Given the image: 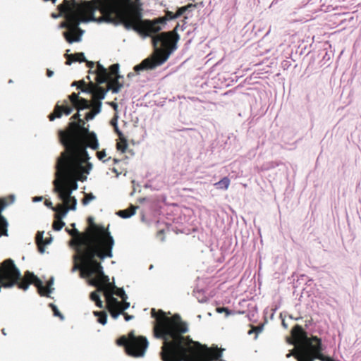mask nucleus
<instances>
[{
	"instance_id": "nucleus-1",
	"label": "nucleus",
	"mask_w": 361,
	"mask_h": 361,
	"mask_svg": "<svg viewBox=\"0 0 361 361\" xmlns=\"http://www.w3.org/2000/svg\"><path fill=\"white\" fill-rule=\"evenodd\" d=\"M58 10L66 18L62 25L68 31L63 32L66 42L71 44L81 41L82 30L79 24L89 20L120 23L125 28L133 29L145 37L159 33L166 23V16L154 20H142V9L134 0H91L80 3L76 0H63Z\"/></svg>"
},
{
	"instance_id": "nucleus-2",
	"label": "nucleus",
	"mask_w": 361,
	"mask_h": 361,
	"mask_svg": "<svg viewBox=\"0 0 361 361\" xmlns=\"http://www.w3.org/2000/svg\"><path fill=\"white\" fill-rule=\"evenodd\" d=\"M151 316L156 319L154 336L163 340L162 361H222V353L218 348L208 347L184 336L188 326L179 314L168 317L161 310L157 312L152 309Z\"/></svg>"
},
{
	"instance_id": "nucleus-3",
	"label": "nucleus",
	"mask_w": 361,
	"mask_h": 361,
	"mask_svg": "<svg viewBox=\"0 0 361 361\" xmlns=\"http://www.w3.org/2000/svg\"><path fill=\"white\" fill-rule=\"evenodd\" d=\"M81 154L61 152L56 162L54 186L66 192L68 197L78 188V181L84 182L93 165Z\"/></svg>"
},
{
	"instance_id": "nucleus-4",
	"label": "nucleus",
	"mask_w": 361,
	"mask_h": 361,
	"mask_svg": "<svg viewBox=\"0 0 361 361\" xmlns=\"http://www.w3.org/2000/svg\"><path fill=\"white\" fill-rule=\"evenodd\" d=\"M85 120L80 118L78 121H71L64 130L58 132L60 142L63 145V152L81 154L90 159L87 147L97 150L99 142L93 131L85 127Z\"/></svg>"
},
{
	"instance_id": "nucleus-5",
	"label": "nucleus",
	"mask_w": 361,
	"mask_h": 361,
	"mask_svg": "<svg viewBox=\"0 0 361 361\" xmlns=\"http://www.w3.org/2000/svg\"><path fill=\"white\" fill-rule=\"evenodd\" d=\"M87 221L88 228L83 233V237L79 239L80 243L86 246L82 252L81 259L84 260L97 257L104 260L106 257H112L115 242L108 227L94 224L93 216H89Z\"/></svg>"
},
{
	"instance_id": "nucleus-6",
	"label": "nucleus",
	"mask_w": 361,
	"mask_h": 361,
	"mask_svg": "<svg viewBox=\"0 0 361 361\" xmlns=\"http://www.w3.org/2000/svg\"><path fill=\"white\" fill-rule=\"evenodd\" d=\"M30 284L37 288L39 295L49 297L51 281L47 286H43L38 276L30 271H26L22 276L20 271L11 258L6 259L0 263V290L1 288H10L17 286L25 291Z\"/></svg>"
},
{
	"instance_id": "nucleus-7",
	"label": "nucleus",
	"mask_w": 361,
	"mask_h": 361,
	"mask_svg": "<svg viewBox=\"0 0 361 361\" xmlns=\"http://www.w3.org/2000/svg\"><path fill=\"white\" fill-rule=\"evenodd\" d=\"M179 26L180 25L177 23L173 30L154 34L151 37L154 48V52L144 59L140 64L135 66L134 71L137 72L145 69H154L164 64L177 49V43L180 39V36L178 35Z\"/></svg>"
},
{
	"instance_id": "nucleus-8",
	"label": "nucleus",
	"mask_w": 361,
	"mask_h": 361,
	"mask_svg": "<svg viewBox=\"0 0 361 361\" xmlns=\"http://www.w3.org/2000/svg\"><path fill=\"white\" fill-rule=\"evenodd\" d=\"M77 269L80 271L81 277L89 279L90 284L96 286L98 291H102L104 296H106L108 293L114 295L116 286L109 282V278L104 274L101 262H99L95 257L84 259L83 264L75 263L72 271H75Z\"/></svg>"
},
{
	"instance_id": "nucleus-9",
	"label": "nucleus",
	"mask_w": 361,
	"mask_h": 361,
	"mask_svg": "<svg viewBox=\"0 0 361 361\" xmlns=\"http://www.w3.org/2000/svg\"><path fill=\"white\" fill-rule=\"evenodd\" d=\"M291 336L298 344L300 353L298 361H313L316 356L312 350L315 345L312 341V337L309 338L302 326L298 324L292 329Z\"/></svg>"
},
{
	"instance_id": "nucleus-10",
	"label": "nucleus",
	"mask_w": 361,
	"mask_h": 361,
	"mask_svg": "<svg viewBox=\"0 0 361 361\" xmlns=\"http://www.w3.org/2000/svg\"><path fill=\"white\" fill-rule=\"evenodd\" d=\"M119 345L125 347L126 353L133 357H142L145 355L149 341L144 336H135V331L128 333V337L123 336L116 341Z\"/></svg>"
},
{
	"instance_id": "nucleus-11",
	"label": "nucleus",
	"mask_w": 361,
	"mask_h": 361,
	"mask_svg": "<svg viewBox=\"0 0 361 361\" xmlns=\"http://www.w3.org/2000/svg\"><path fill=\"white\" fill-rule=\"evenodd\" d=\"M13 201V195L0 198V237L8 236V223L6 221V219L3 215H1V213L6 207L8 206V204H11Z\"/></svg>"
},
{
	"instance_id": "nucleus-12",
	"label": "nucleus",
	"mask_w": 361,
	"mask_h": 361,
	"mask_svg": "<svg viewBox=\"0 0 361 361\" xmlns=\"http://www.w3.org/2000/svg\"><path fill=\"white\" fill-rule=\"evenodd\" d=\"M66 231L69 233V235L75 238L74 242L77 245V252L78 255L74 256L75 263H78V264H83V260L81 259L82 252L85 249V245L80 243V238L83 237V234H80L78 229L74 228L71 231L66 229Z\"/></svg>"
},
{
	"instance_id": "nucleus-13",
	"label": "nucleus",
	"mask_w": 361,
	"mask_h": 361,
	"mask_svg": "<svg viewBox=\"0 0 361 361\" xmlns=\"http://www.w3.org/2000/svg\"><path fill=\"white\" fill-rule=\"evenodd\" d=\"M73 111V107L69 106L67 100H64L63 104H59L57 102L54 108V111L49 115L50 121H54L56 118H61L63 114L69 115Z\"/></svg>"
},
{
	"instance_id": "nucleus-14",
	"label": "nucleus",
	"mask_w": 361,
	"mask_h": 361,
	"mask_svg": "<svg viewBox=\"0 0 361 361\" xmlns=\"http://www.w3.org/2000/svg\"><path fill=\"white\" fill-rule=\"evenodd\" d=\"M54 192L58 195V197L60 200L63 201V205L66 208H68L70 210H75L77 205V200L75 197H72L71 195H69L68 197L66 195V192L64 190H61V189H57V188L54 186Z\"/></svg>"
},
{
	"instance_id": "nucleus-15",
	"label": "nucleus",
	"mask_w": 361,
	"mask_h": 361,
	"mask_svg": "<svg viewBox=\"0 0 361 361\" xmlns=\"http://www.w3.org/2000/svg\"><path fill=\"white\" fill-rule=\"evenodd\" d=\"M68 98L71 102L73 107L76 109L78 111L83 109H89L92 106L90 101L86 99L80 97L79 94L72 93L68 96Z\"/></svg>"
},
{
	"instance_id": "nucleus-16",
	"label": "nucleus",
	"mask_w": 361,
	"mask_h": 361,
	"mask_svg": "<svg viewBox=\"0 0 361 361\" xmlns=\"http://www.w3.org/2000/svg\"><path fill=\"white\" fill-rule=\"evenodd\" d=\"M68 51H69L67 50L66 53L65 54V56H66V65L69 66L73 61H78V62L85 61L87 67H89L90 68H93V66H94L93 61H87L85 59V57L83 53H75V54H68Z\"/></svg>"
},
{
	"instance_id": "nucleus-17",
	"label": "nucleus",
	"mask_w": 361,
	"mask_h": 361,
	"mask_svg": "<svg viewBox=\"0 0 361 361\" xmlns=\"http://www.w3.org/2000/svg\"><path fill=\"white\" fill-rule=\"evenodd\" d=\"M312 341L314 342L315 346L312 348V350L316 356V358L323 361H335L329 357H324L322 354V339L317 336H312Z\"/></svg>"
},
{
	"instance_id": "nucleus-18",
	"label": "nucleus",
	"mask_w": 361,
	"mask_h": 361,
	"mask_svg": "<svg viewBox=\"0 0 361 361\" xmlns=\"http://www.w3.org/2000/svg\"><path fill=\"white\" fill-rule=\"evenodd\" d=\"M120 79H122V75H118L115 78L109 79L107 82V90H111L113 93H118L123 87V83L120 82Z\"/></svg>"
},
{
	"instance_id": "nucleus-19",
	"label": "nucleus",
	"mask_w": 361,
	"mask_h": 361,
	"mask_svg": "<svg viewBox=\"0 0 361 361\" xmlns=\"http://www.w3.org/2000/svg\"><path fill=\"white\" fill-rule=\"evenodd\" d=\"M108 80V71L100 64H97L96 70V82L98 84L106 82Z\"/></svg>"
},
{
	"instance_id": "nucleus-20",
	"label": "nucleus",
	"mask_w": 361,
	"mask_h": 361,
	"mask_svg": "<svg viewBox=\"0 0 361 361\" xmlns=\"http://www.w3.org/2000/svg\"><path fill=\"white\" fill-rule=\"evenodd\" d=\"M106 307L107 309L120 308L121 301L114 297L111 293L106 294Z\"/></svg>"
},
{
	"instance_id": "nucleus-21",
	"label": "nucleus",
	"mask_w": 361,
	"mask_h": 361,
	"mask_svg": "<svg viewBox=\"0 0 361 361\" xmlns=\"http://www.w3.org/2000/svg\"><path fill=\"white\" fill-rule=\"evenodd\" d=\"M99 84L97 83L94 92L93 94V100L100 101L101 99H104L106 94L109 90L108 87L105 89L103 87L99 86Z\"/></svg>"
},
{
	"instance_id": "nucleus-22",
	"label": "nucleus",
	"mask_w": 361,
	"mask_h": 361,
	"mask_svg": "<svg viewBox=\"0 0 361 361\" xmlns=\"http://www.w3.org/2000/svg\"><path fill=\"white\" fill-rule=\"evenodd\" d=\"M137 209V207L133 206L131 204L128 209L124 210H120L117 214L121 216L122 218H128L131 216L134 215L135 210Z\"/></svg>"
},
{
	"instance_id": "nucleus-23",
	"label": "nucleus",
	"mask_w": 361,
	"mask_h": 361,
	"mask_svg": "<svg viewBox=\"0 0 361 361\" xmlns=\"http://www.w3.org/2000/svg\"><path fill=\"white\" fill-rule=\"evenodd\" d=\"M64 226L65 223L62 221L60 213L54 214V224H52V228H54V230L60 231Z\"/></svg>"
},
{
	"instance_id": "nucleus-24",
	"label": "nucleus",
	"mask_w": 361,
	"mask_h": 361,
	"mask_svg": "<svg viewBox=\"0 0 361 361\" xmlns=\"http://www.w3.org/2000/svg\"><path fill=\"white\" fill-rule=\"evenodd\" d=\"M93 314L98 317L97 318V322L99 323H100L102 325H105L106 324V317H108V315L106 314V312H105V311H101V312L94 311L93 312Z\"/></svg>"
},
{
	"instance_id": "nucleus-25",
	"label": "nucleus",
	"mask_w": 361,
	"mask_h": 361,
	"mask_svg": "<svg viewBox=\"0 0 361 361\" xmlns=\"http://www.w3.org/2000/svg\"><path fill=\"white\" fill-rule=\"evenodd\" d=\"M118 75H121L119 74V65L118 64H114L111 65L108 71V80L111 78V77H116Z\"/></svg>"
},
{
	"instance_id": "nucleus-26",
	"label": "nucleus",
	"mask_w": 361,
	"mask_h": 361,
	"mask_svg": "<svg viewBox=\"0 0 361 361\" xmlns=\"http://www.w3.org/2000/svg\"><path fill=\"white\" fill-rule=\"evenodd\" d=\"M230 184V180L227 176H225L220 181L214 183L216 188L226 190L228 188Z\"/></svg>"
},
{
	"instance_id": "nucleus-27",
	"label": "nucleus",
	"mask_w": 361,
	"mask_h": 361,
	"mask_svg": "<svg viewBox=\"0 0 361 361\" xmlns=\"http://www.w3.org/2000/svg\"><path fill=\"white\" fill-rule=\"evenodd\" d=\"M70 210L68 208L63 206L62 204H58L56 207L54 212H56L55 214L60 213L61 218H63L67 214L68 211Z\"/></svg>"
},
{
	"instance_id": "nucleus-28",
	"label": "nucleus",
	"mask_w": 361,
	"mask_h": 361,
	"mask_svg": "<svg viewBox=\"0 0 361 361\" xmlns=\"http://www.w3.org/2000/svg\"><path fill=\"white\" fill-rule=\"evenodd\" d=\"M128 147L127 140L124 137H120V141L116 144V148L121 152H125Z\"/></svg>"
},
{
	"instance_id": "nucleus-29",
	"label": "nucleus",
	"mask_w": 361,
	"mask_h": 361,
	"mask_svg": "<svg viewBox=\"0 0 361 361\" xmlns=\"http://www.w3.org/2000/svg\"><path fill=\"white\" fill-rule=\"evenodd\" d=\"M36 241L38 244V249H39L40 252H44L43 247H42V245L45 244V243L43 241V233L38 231L36 236Z\"/></svg>"
},
{
	"instance_id": "nucleus-30",
	"label": "nucleus",
	"mask_w": 361,
	"mask_h": 361,
	"mask_svg": "<svg viewBox=\"0 0 361 361\" xmlns=\"http://www.w3.org/2000/svg\"><path fill=\"white\" fill-rule=\"evenodd\" d=\"M194 4H189L187 6H183V7L178 8V10L176 12V16H177V18H178L180 16H182L185 12L188 11L189 8H194Z\"/></svg>"
},
{
	"instance_id": "nucleus-31",
	"label": "nucleus",
	"mask_w": 361,
	"mask_h": 361,
	"mask_svg": "<svg viewBox=\"0 0 361 361\" xmlns=\"http://www.w3.org/2000/svg\"><path fill=\"white\" fill-rule=\"evenodd\" d=\"M114 295H116L120 297L121 300H125L128 299V296L122 288L116 287V288L115 289V291L114 292Z\"/></svg>"
},
{
	"instance_id": "nucleus-32",
	"label": "nucleus",
	"mask_w": 361,
	"mask_h": 361,
	"mask_svg": "<svg viewBox=\"0 0 361 361\" xmlns=\"http://www.w3.org/2000/svg\"><path fill=\"white\" fill-rule=\"evenodd\" d=\"M97 85V83L94 84L92 82H90V83L88 85H87L86 87L82 89V92L90 93V94H92V95H93Z\"/></svg>"
},
{
	"instance_id": "nucleus-33",
	"label": "nucleus",
	"mask_w": 361,
	"mask_h": 361,
	"mask_svg": "<svg viewBox=\"0 0 361 361\" xmlns=\"http://www.w3.org/2000/svg\"><path fill=\"white\" fill-rule=\"evenodd\" d=\"M293 340H294V341L293 342V343L296 345V349L291 350L288 354L286 355V357H290V356L293 355L298 360V357H300V353L298 350V344L296 343V341L294 338H293Z\"/></svg>"
},
{
	"instance_id": "nucleus-34",
	"label": "nucleus",
	"mask_w": 361,
	"mask_h": 361,
	"mask_svg": "<svg viewBox=\"0 0 361 361\" xmlns=\"http://www.w3.org/2000/svg\"><path fill=\"white\" fill-rule=\"evenodd\" d=\"M107 310L109 312L111 316L114 319H116L120 314H122V312L120 310V308H114V309H107Z\"/></svg>"
},
{
	"instance_id": "nucleus-35",
	"label": "nucleus",
	"mask_w": 361,
	"mask_h": 361,
	"mask_svg": "<svg viewBox=\"0 0 361 361\" xmlns=\"http://www.w3.org/2000/svg\"><path fill=\"white\" fill-rule=\"evenodd\" d=\"M91 104H92L91 108H92V111H97V110H98V114H99L100 112V111H101V107H102V102H101V101L93 100V102Z\"/></svg>"
},
{
	"instance_id": "nucleus-36",
	"label": "nucleus",
	"mask_w": 361,
	"mask_h": 361,
	"mask_svg": "<svg viewBox=\"0 0 361 361\" xmlns=\"http://www.w3.org/2000/svg\"><path fill=\"white\" fill-rule=\"evenodd\" d=\"M97 157L99 159L103 161L104 163L105 161H108L111 159V157H109L107 159H104V158L106 157V153L105 150L99 151L96 153Z\"/></svg>"
},
{
	"instance_id": "nucleus-37",
	"label": "nucleus",
	"mask_w": 361,
	"mask_h": 361,
	"mask_svg": "<svg viewBox=\"0 0 361 361\" xmlns=\"http://www.w3.org/2000/svg\"><path fill=\"white\" fill-rule=\"evenodd\" d=\"M95 198V197L94 196L93 194L92 193H90V194H85V197H83V199L82 200V203L83 204H88L91 200H93Z\"/></svg>"
},
{
	"instance_id": "nucleus-38",
	"label": "nucleus",
	"mask_w": 361,
	"mask_h": 361,
	"mask_svg": "<svg viewBox=\"0 0 361 361\" xmlns=\"http://www.w3.org/2000/svg\"><path fill=\"white\" fill-rule=\"evenodd\" d=\"M72 86H77L78 89L82 91V89L86 87L87 84L84 80L75 81L72 83Z\"/></svg>"
},
{
	"instance_id": "nucleus-39",
	"label": "nucleus",
	"mask_w": 361,
	"mask_h": 361,
	"mask_svg": "<svg viewBox=\"0 0 361 361\" xmlns=\"http://www.w3.org/2000/svg\"><path fill=\"white\" fill-rule=\"evenodd\" d=\"M98 114V110L97 111H90L87 112L85 116V119L86 121H91V119H93L94 116Z\"/></svg>"
},
{
	"instance_id": "nucleus-40",
	"label": "nucleus",
	"mask_w": 361,
	"mask_h": 361,
	"mask_svg": "<svg viewBox=\"0 0 361 361\" xmlns=\"http://www.w3.org/2000/svg\"><path fill=\"white\" fill-rule=\"evenodd\" d=\"M216 311L218 313L224 312L227 317L232 314V312L231 310H229L228 308H226V307H217L216 309Z\"/></svg>"
},
{
	"instance_id": "nucleus-41",
	"label": "nucleus",
	"mask_w": 361,
	"mask_h": 361,
	"mask_svg": "<svg viewBox=\"0 0 361 361\" xmlns=\"http://www.w3.org/2000/svg\"><path fill=\"white\" fill-rule=\"evenodd\" d=\"M165 16L167 20H172V19H175L177 18L176 16V13H173L172 11H165Z\"/></svg>"
},
{
	"instance_id": "nucleus-42",
	"label": "nucleus",
	"mask_w": 361,
	"mask_h": 361,
	"mask_svg": "<svg viewBox=\"0 0 361 361\" xmlns=\"http://www.w3.org/2000/svg\"><path fill=\"white\" fill-rule=\"evenodd\" d=\"M130 307V302H127L126 300L121 301V305H120V310L121 312H124V310H127Z\"/></svg>"
},
{
	"instance_id": "nucleus-43",
	"label": "nucleus",
	"mask_w": 361,
	"mask_h": 361,
	"mask_svg": "<svg viewBox=\"0 0 361 361\" xmlns=\"http://www.w3.org/2000/svg\"><path fill=\"white\" fill-rule=\"evenodd\" d=\"M50 307L52 308V311H54V315L58 316L61 318L63 317V316L61 314V312L59 311V310L57 309V307H56L55 305H53V303H51Z\"/></svg>"
},
{
	"instance_id": "nucleus-44",
	"label": "nucleus",
	"mask_w": 361,
	"mask_h": 361,
	"mask_svg": "<svg viewBox=\"0 0 361 361\" xmlns=\"http://www.w3.org/2000/svg\"><path fill=\"white\" fill-rule=\"evenodd\" d=\"M44 204L45 205H47V207H49V209H51L52 211H54L55 209H56V207H54L53 206V202L49 200H46L44 201Z\"/></svg>"
},
{
	"instance_id": "nucleus-45",
	"label": "nucleus",
	"mask_w": 361,
	"mask_h": 361,
	"mask_svg": "<svg viewBox=\"0 0 361 361\" xmlns=\"http://www.w3.org/2000/svg\"><path fill=\"white\" fill-rule=\"evenodd\" d=\"M80 116H81V115L79 114V111H78L76 114H75L74 115H73L71 117V119L72 121H78L80 120V118H81Z\"/></svg>"
},
{
	"instance_id": "nucleus-46",
	"label": "nucleus",
	"mask_w": 361,
	"mask_h": 361,
	"mask_svg": "<svg viewBox=\"0 0 361 361\" xmlns=\"http://www.w3.org/2000/svg\"><path fill=\"white\" fill-rule=\"evenodd\" d=\"M90 298L94 301L96 302L98 299H99V295L96 293L93 292L90 295Z\"/></svg>"
},
{
	"instance_id": "nucleus-47",
	"label": "nucleus",
	"mask_w": 361,
	"mask_h": 361,
	"mask_svg": "<svg viewBox=\"0 0 361 361\" xmlns=\"http://www.w3.org/2000/svg\"><path fill=\"white\" fill-rule=\"evenodd\" d=\"M121 314L123 315L124 319H126V322H128L130 321V319H133V315H130L126 312H123Z\"/></svg>"
},
{
	"instance_id": "nucleus-48",
	"label": "nucleus",
	"mask_w": 361,
	"mask_h": 361,
	"mask_svg": "<svg viewBox=\"0 0 361 361\" xmlns=\"http://www.w3.org/2000/svg\"><path fill=\"white\" fill-rule=\"evenodd\" d=\"M95 302V305L97 307H98L99 308H103V302L101 300V299H98Z\"/></svg>"
},
{
	"instance_id": "nucleus-49",
	"label": "nucleus",
	"mask_w": 361,
	"mask_h": 361,
	"mask_svg": "<svg viewBox=\"0 0 361 361\" xmlns=\"http://www.w3.org/2000/svg\"><path fill=\"white\" fill-rule=\"evenodd\" d=\"M109 104L111 106V107L114 109V110H116L117 108H118V104L114 102H111L109 103Z\"/></svg>"
},
{
	"instance_id": "nucleus-50",
	"label": "nucleus",
	"mask_w": 361,
	"mask_h": 361,
	"mask_svg": "<svg viewBox=\"0 0 361 361\" xmlns=\"http://www.w3.org/2000/svg\"><path fill=\"white\" fill-rule=\"evenodd\" d=\"M54 73L52 71L49 70V69H48V70L47 71V76H49V77H51V76H52V75H53Z\"/></svg>"
},
{
	"instance_id": "nucleus-51",
	"label": "nucleus",
	"mask_w": 361,
	"mask_h": 361,
	"mask_svg": "<svg viewBox=\"0 0 361 361\" xmlns=\"http://www.w3.org/2000/svg\"><path fill=\"white\" fill-rule=\"evenodd\" d=\"M42 199V197H36L33 199L34 201H40Z\"/></svg>"
},
{
	"instance_id": "nucleus-52",
	"label": "nucleus",
	"mask_w": 361,
	"mask_h": 361,
	"mask_svg": "<svg viewBox=\"0 0 361 361\" xmlns=\"http://www.w3.org/2000/svg\"><path fill=\"white\" fill-rule=\"evenodd\" d=\"M114 163L116 164V163H119L120 160L118 159L114 158L113 159Z\"/></svg>"
},
{
	"instance_id": "nucleus-53",
	"label": "nucleus",
	"mask_w": 361,
	"mask_h": 361,
	"mask_svg": "<svg viewBox=\"0 0 361 361\" xmlns=\"http://www.w3.org/2000/svg\"><path fill=\"white\" fill-rule=\"evenodd\" d=\"M112 171L118 174L117 169L115 168L112 169Z\"/></svg>"
},
{
	"instance_id": "nucleus-54",
	"label": "nucleus",
	"mask_w": 361,
	"mask_h": 361,
	"mask_svg": "<svg viewBox=\"0 0 361 361\" xmlns=\"http://www.w3.org/2000/svg\"><path fill=\"white\" fill-rule=\"evenodd\" d=\"M116 129L118 132L119 135L121 136L122 135V133L118 130L117 127H116Z\"/></svg>"
},
{
	"instance_id": "nucleus-55",
	"label": "nucleus",
	"mask_w": 361,
	"mask_h": 361,
	"mask_svg": "<svg viewBox=\"0 0 361 361\" xmlns=\"http://www.w3.org/2000/svg\"><path fill=\"white\" fill-rule=\"evenodd\" d=\"M44 1H52L54 4L56 0H44Z\"/></svg>"
},
{
	"instance_id": "nucleus-56",
	"label": "nucleus",
	"mask_w": 361,
	"mask_h": 361,
	"mask_svg": "<svg viewBox=\"0 0 361 361\" xmlns=\"http://www.w3.org/2000/svg\"><path fill=\"white\" fill-rule=\"evenodd\" d=\"M2 334H3L4 335H6V331H4V329H2Z\"/></svg>"
},
{
	"instance_id": "nucleus-57",
	"label": "nucleus",
	"mask_w": 361,
	"mask_h": 361,
	"mask_svg": "<svg viewBox=\"0 0 361 361\" xmlns=\"http://www.w3.org/2000/svg\"><path fill=\"white\" fill-rule=\"evenodd\" d=\"M2 334H3L4 335H6V331H4V329H2Z\"/></svg>"
},
{
	"instance_id": "nucleus-58",
	"label": "nucleus",
	"mask_w": 361,
	"mask_h": 361,
	"mask_svg": "<svg viewBox=\"0 0 361 361\" xmlns=\"http://www.w3.org/2000/svg\"><path fill=\"white\" fill-rule=\"evenodd\" d=\"M282 324H283L284 326H286V324H285L284 322H282Z\"/></svg>"
}]
</instances>
